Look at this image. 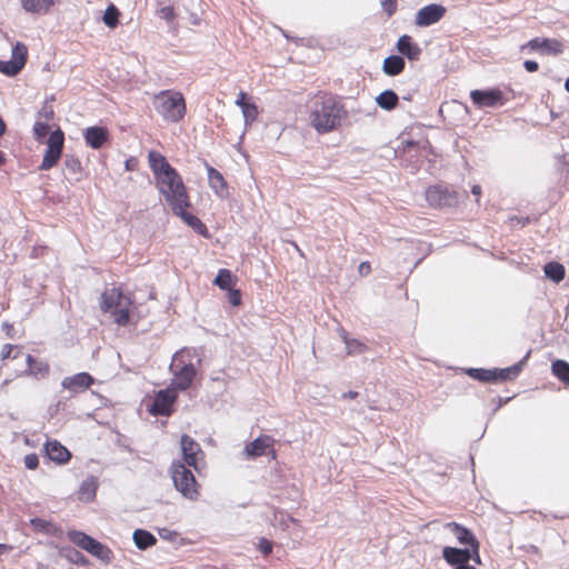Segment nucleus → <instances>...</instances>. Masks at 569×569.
<instances>
[{
  "label": "nucleus",
  "mask_w": 569,
  "mask_h": 569,
  "mask_svg": "<svg viewBox=\"0 0 569 569\" xmlns=\"http://www.w3.org/2000/svg\"><path fill=\"white\" fill-rule=\"evenodd\" d=\"M236 277L228 269H220L216 276L213 283L222 290H228L234 284Z\"/></svg>",
  "instance_id": "obj_32"
},
{
  "label": "nucleus",
  "mask_w": 569,
  "mask_h": 569,
  "mask_svg": "<svg viewBox=\"0 0 569 569\" xmlns=\"http://www.w3.org/2000/svg\"><path fill=\"white\" fill-rule=\"evenodd\" d=\"M547 278L558 283L565 278V267L559 262H548L543 268Z\"/></svg>",
  "instance_id": "obj_31"
},
{
  "label": "nucleus",
  "mask_w": 569,
  "mask_h": 569,
  "mask_svg": "<svg viewBox=\"0 0 569 569\" xmlns=\"http://www.w3.org/2000/svg\"><path fill=\"white\" fill-rule=\"evenodd\" d=\"M6 161L4 154L0 151V164Z\"/></svg>",
  "instance_id": "obj_64"
},
{
  "label": "nucleus",
  "mask_w": 569,
  "mask_h": 569,
  "mask_svg": "<svg viewBox=\"0 0 569 569\" xmlns=\"http://www.w3.org/2000/svg\"><path fill=\"white\" fill-rule=\"evenodd\" d=\"M24 353L22 352V350L18 347V346H13V345H4L3 348H2V351H1V359L4 360V359H18V358H24Z\"/></svg>",
  "instance_id": "obj_42"
},
{
  "label": "nucleus",
  "mask_w": 569,
  "mask_h": 569,
  "mask_svg": "<svg viewBox=\"0 0 569 569\" xmlns=\"http://www.w3.org/2000/svg\"><path fill=\"white\" fill-rule=\"evenodd\" d=\"M39 118H43L46 121H50L54 117V110L53 107L49 103V101H46L41 110L38 112Z\"/></svg>",
  "instance_id": "obj_47"
},
{
  "label": "nucleus",
  "mask_w": 569,
  "mask_h": 569,
  "mask_svg": "<svg viewBox=\"0 0 569 569\" xmlns=\"http://www.w3.org/2000/svg\"><path fill=\"white\" fill-rule=\"evenodd\" d=\"M61 154H62V152H60V151L47 148L46 153L43 156V159H42V162H41L39 169L40 170H49V169H51L53 166H56V163L60 159Z\"/></svg>",
  "instance_id": "obj_40"
},
{
  "label": "nucleus",
  "mask_w": 569,
  "mask_h": 569,
  "mask_svg": "<svg viewBox=\"0 0 569 569\" xmlns=\"http://www.w3.org/2000/svg\"><path fill=\"white\" fill-rule=\"evenodd\" d=\"M470 98L478 108H496L505 103L503 94L499 89L472 90Z\"/></svg>",
  "instance_id": "obj_12"
},
{
  "label": "nucleus",
  "mask_w": 569,
  "mask_h": 569,
  "mask_svg": "<svg viewBox=\"0 0 569 569\" xmlns=\"http://www.w3.org/2000/svg\"><path fill=\"white\" fill-rule=\"evenodd\" d=\"M180 443L183 463L197 468L198 455L202 452L200 445L188 435L181 436Z\"/></svg>",
  "instance_id": "obj_14"
},
{
  "label": "nucleus",
  "mask_w": 569,
  "mask_h": 569,
  "mask_svg": "<svg viewBox=\"0 0 569 569\" xmlns=\"http://www.w3.org/2000/svg\"><path fill=\"white\" fill-rule=\"evenodd\" d=\"M24 361L27 363V369L21 371L20 375L43 378L49 373V366L47 362L36 361L31 355H26Z\"/></svg>",
  "instance_id": "obj_26"
},
{
  "label": "nucleus",
  "mask_w": 569,
  "mask_h": 569,
  "mask_svg": "<svg viewBox=\"0 0 569 569\" xmlns=\"http://www.w3.org/2000/svg\"><path fill=\"white\" fill-rule=\"evenodd\" d=\"M397 50L411 61L418 60L421 54V48L408 34H403L398 39Z\"/></svg>",
  "instance_id": "obj_23"
},
{
  "label": "nucleus",
  "mask_w": 569,
  "mask_h": 569,
  "mask_svg": "<svg viewBox=\"0 0 569 569\" xmlns=\"http://www.w3.org/2000/svg\"><path fill=\"white\" fill-rule=\"evenodd\" d=\"M399 98L393 90H385L377 98V104L383 110H393L398 104Z\"/></svg>",
  "instance_id": "obj_30"
},
{
  "label": "nucleus",
  "mask_w": 569,
  "mask_h": 569,
  "mask_svg": "<svg viewBox=\"0 0 569 569\" xmlns=\"http://www.w3.org/2000/svg\"><path fill=\"white\" fill-rule=\"evenodd\" d=\"M11 550V547L6 543H0V555Z\"/></svg>",
  "instance_id": "obj_58"
},
{
  "label": "nucleus",
  "mask_w": 569,
  "mask_h": 569,
  "mask_svg": "<svg viewBox=\"0 0 569 569\" xmlns=\"http://www.w3.org/2000/svg\"><path fill=\"white\" fill-rule=\"evenodd\" d=\"M67 557L72 563H76L79 566L89 565L88 558L77 549H70Z\"/></svg>",
  "instance_id": "obj_44"
},
{
  "label": "nucleus",
  "mask_w": 569,
  "mask_h": 569,
  "mask_svg": "<svg viewBox=\"0 0 569 569\" xmlns=\"http://www.w3.org/2000/svg\"><path fill=\"white\" fill-rule=\"evenodd\" d=\"M406 62L401 56H389L385 59L382 70L388 76H397L405 69Z\"/></svg>",
  "instance_id": "obj_27"
},
{
  "label": "nucleus",
  "mask_w": 569,
  "mask_h": 569,
  "mask_svg": "<svg viewBox=\"0 0 569 569\" xmlns=\"http://www.w3.org/2000/svg\"><path fill=\"white\" fill-rule=\"evenodd\" d=\"M479 548H480V543H476L473 545L470 549L471 553H472V557H471V560H473L476 563H480L481 560H480V555H479Z\"/></svg>",
  "instance_id": "obj_54"
},
{
  "label": "nucleus",
  "mask_w": 569,
  "mask_h": 569,
  "mask_svg": "<svg viewBox=\"0 0 569 569\" xmlns=\"http://www.w3.org/2000/svg\"><path fill=\"white\" fill-rule=\"evenodd\" d=\"M471 192L478 199L480 197V194H481V187L478 186V184L473 186L472 189H471Z\"/></svg>",
  "instance_id": "obj_57"
},
{
  "label": "nucleus",
  "mask_w": 569,
  "mask_h": 569,
  "mask_svg": "<svg viewBox=\"0 0 569 569\" xmlns=\"http://www.w3.org/2000/svg\"><path fill=\"white\" fill-rule=\"evenodd\" d=\"M369 269H370V266L368 262H362L359 267L360 272H362V270H369Z\"/></svg>",
  "instance_id": "obj_60"
},
{
  "label": "nucleus",
  "mask_w": 569,
  "mask_h": 569,
  "mask_svg": "<svg viewBox=\"0 0 569 569\" xmlns=\"http://www.w3.org/2000/svg\"><path fill=\"white\" fill-rule=\"evenodd\" d=\"M446 13V8L441 4L431 3L421 8L416 14V24L428 27L438 22Z\"/></svg>",
  "instance_id": "obj_13"
},
{
  "label": "nucleus",
  "mask_w": 569,
  "mask_h": 569,
  "mask_svg": "<svg viewBox=\"0 0 569 569\" xmlns=\"http://www.w3.org/2000/svg\"><path fill=\"white\" fill-rule=\"evenodd\" d=\"M382 9L391 17L397 10V0H381Z\"/></svg>",
  "instance_id": "obj_49"
},
{
  "label": "nucleus",
  "mask_w": 569,
  "mask_h": 569,
  "mask_svg": "<svg viewBox=\"0 0 569 569\" xmlns=\"http://www.w3.org/2000/svg\"><path fill=\"white\" fill-rule=\"evenodd\" d=\"M526 47H529L531 50H540L546 54L557 56L562 52V44L556 39L533 38Z\"/></svg>",
  "instance_id": "obj_19"
},
{
  "label": "nucleus",
  "mask_w": 569,
  "mask_h": 569,
  "mask_svg": "<svg viewBox=\"0 0 569 569\" xmlns=\"http://www.w3.org/2000/svg\"><path fill=\"white\" fill-rule=\"evenodd\" d=\"M49 132V126L46 122L37 121L33 126V134L37 140H42Z\"/></svg>",
  "instance_id": "obj_46"
},
{
  "label": "nucleus",
  "mask_w": 569,
  "mask_h": 569,
  "mask_svg": "<svg viewBox=\"0 0 569 569\" xmlns=\"http://www.w3.org/2000/svg\"><path fill=\"white\" fill-rule=\"evenodd\" d=\"M56 0H21V6L27 12L46 13Z\"/></svg>",
  "instance_id": "obj_29"
},
{
  "label": "nucleus",
  "mask_w": 569,
  "mask_h": 569,
  "mask_svg": "<svg viewBox=\"0 0 569 569\" xmlns=\"http://www.w3.org/2000/svg\"><path fill=\"white\" fill-rule=\"evenodd\" d=\"M2 327L7 331V335H9V330L12 329V326L7 323V322H4Z\"/></svg>",
  "instance_id": "obj_62"
},
{
  "label": "nucleus",
  "mask_w": 569,
  "mask_h": 569,
  "mask_svg": "<svg viewBox=\"0 0 569 569\" xmlns=\"http://www.w3.org/2000/svg\"><path fill=\"white\" fill-rule=\"evenodd\" d=\"M44 451L48 458L58 463H66L70 460V451L57 440L47 441Z\"/></svg>",
  "instance_id": "obj_22"
},
{
  "label": "nucleus",
  "mask_w": 569,
  "mask_h": 569,
  "mask_svg": "<svg viewBox=\"0 0 569 569\" xmlns=\"http://www.w3.org/2000/svg\"><path fill=\"white\" fill-rule=\"evenodd\" d=\"M229 293V301L232 306H239L241 303V295L239 290L236 289H228Z\"/></svg>",
  "instance_id": "obj_52"
},
{
  "label": "nucleus",
  "mask_w": 569,
  "mask_h": 569,
  "mask_svg": "<svg viewBox=\"0 0 569 569\" xmlns=\"http://www.w3.org/2000/svg\"><path fill=\"white\" fill-rule=\"evenodd\" d=\"M273 438L270 436H260L253 441L246 445L243 449V453L248 458H257L266 453V450L268 448H271L273 446Z\"/></svg>",
  "instance_id": "obj_21"
},
{
  "label": "nucleus",
  "mask_w": 569,
  "mask_h": 569,
  "mask_svg": "<svg viewBox=\"0 0 569 569\" xmlns=\"http://www.w3.org/2000/svg\"><path fill=\"white\" fill-rule=\"evenodd\" d=\"M552 373L562 382L569 385V363L565 360H556L551 366Z\"/></svg>",
  "instance_id": "obj_35"
},
{
  "label": "nucleus",
  "mask_w": 569,
  "mask_h": 569,
  "mask_svg": "<svg viewBox=\"0 0 569 569\" xmlns=\"http://www.w3.org/2000/svg\"><path fill=\"white\" fill-rule=\"evenodd\" d=\"M148 161H149L150 169H151V171L154 174L156 180L159 179L160 177L167 174V173L170 174L171 171L176 170L168 162L166 157H163L161 153H159L157 151H153V150L149 151V153H148Z\"/></svg>",
  "instance_id": "obj_18"
},
{
  "label": "nucleus",
  "mask_w": 569,
  "mask_h": 569,
  "mask_svg": "<svg viewBox=\"0 0 569 569\" xmlns=\"http://www.w3.org/2000/svg\"><path fill=\"white\" fill-rule=\"evenodd\" d=\"M64 167L72 179L79 180L78 174L81 172V162L78 158L67 154L64 158Z\"/></svg>",
  "instance_id": "obj_41"
},
{
  "label": "nucleus",
  "mask_w": 569,
  "mask_h": 569,
  "mask_svg": "<svg viewBox=\"0 0 569 569\" xmlns=\"http://www.w3.org/2000/svg\"><path fill=\"white\" fill-rule=\"evenodd\" d=\"M177 397L174 388L159 390L149 408L150 413L153 416H170Z\"/></svg>",
  "instance_id": "obj_10"
},
{
  "label": "nucleus",
  "mask_w": 569,
  "mask_h": 569,
  "mask_svg": "<svg viewBox=\"0 0 569 569\" xmlns=\"http://www.w3.org/2000/svg\"><path fill=\"white\" fill-rule=\"evenodd\" d=\"M565 89L569 92V77L565 81Z\"/></svg>",
  "instance_id": "obj_63"
},
{
  "label": "nucleus",
  "mask_w": 569,
  "mask_h": 569,
  "mask_svg": "<svg viewBox=\"0 0 569 569\" xmlns=\"http://www.w3.org/2000/svg\"><path fill=\"white\" fill-rule=\"evenodd\" d=\"M342 338L348 355H361L366 351L367 347L365 343L360 342L357 339H349L346 332H343Z\"/></svg>",
  "instance_id": "obj_38"
},
{
  "label": "nucleus",
  "mask_w": 569,
  "mask_h": 569,
  "mask_svg": "<svg viewBox=\"0 0 569 569\" xmlns=\"http://www.w3.org/2000/svg\"><path fill=\"white\" fill-rule=\"evenodd\" d=\"M118 17H119L118 9L113 4H111L104 11L102 20H103L104 24L108 26L109 28H114L118 24Z\"/></svg>",
  "instance_id": "obj_43"
},
{
  "label": "nucleus",
  "mask_w": 569,
  "mask_h": 569,
  "mask_svg": "<svg viewBox=\"0 0 569 569\" xmlns=\"http://www.w3.org/2000/svg\"><path fill=\"white\" fill-rule=\"evenodd\" d=\"M446 528L450 530V532L461 545H467L471 548L473 545L479 542L476 536L469 529L457 522H449L446 525Z\"/></svg>",
  "instance_id": "obj_24"
},
{
  "label": "nucleus",
  "mask_w": 569,
  "mask_h": 569,
  "mask_svg": "<svg viewBox=\"0 0 569 569\" xmlns=\"http://www.w3.org/2000/svg\"><path fill=\"white\" fill-rule=\"evenodd\" d=\"M64 133L61 129L52 131L47 140V148L62 152Z\"/></svg>",
  "instance_id": "obj_37"
},
{
  "label": "nucleus",
  "mask_w": 569,
  "mask_h": 569,
  "mask_svg": "<svg viewBox=\"0 0 569 569\" xmlns=\"http://www.w3.org/2000/svg\"><path fill=\"white\" fill-rule=\"evenodd\" d=\"M208 181L210 188L214 191V193L221 198L227 194V182L223 176L213 167L206 163Z\"/></svg>",
  "instance_id": "obj_25"
},
{
  "label": "nucleus",
  "mask_w": 569,
  "mask_h": 569,
  "mask_svg": "<svg viewBox=\"0 0 569 569\" xmlns=\"http://www.w3.org/2000/svg\"><path fill=\"white\" fill-rule=\"evenodd\" d=\"M472 553L469 548L445 547L442 558L450 566H462L471 560Z\"/></svg>",
  "instance_id": "obj_16"
},
{
  "label": "nucleus",
  "mask_w": 569,
  "mask_h": 569,
  "mask_svg": "<svg viewBox=\"0 0 569 569\" xmlns=\"http://www.w3.org/2000/svg\"><path fill=\"white\" fill-rule=\"evenodd\" d=\"M136 547L140 550H146L157 542V538L144 529H136L132 535Z\"/></svg>",
  "instance_id": "obj_28"
},
{
  "label": "nucleus",
  "mask_w": 569,
  "mask_h": 569,
  "mask_svg": "<svg viewBox=\"0 0 569 569\" xmlns=\"http://www.w3.org/2000/svg\"><path fill=\"white\" fill-rule=\"evenodd\" d=\"M171 478L176 489L186 498H198V483L192 471L182 461H173L171 465Z\"/></svg>",
  "instance_id": "obj_6"
},
{
  "label": "nucleus",
  "mask_w": 569,
  "mask_h": 569,
  "mask_svg": "<svg viewBox=\"0 0 569 569\" xmlns=\"http://www.w3.org/2000/svg\"><path fill=\"white\" fill-rule=\"evenodd\" d=\"M346 117L347 110L336 97H319L312 103L310 121L318 132L335 130Z\"/></svg>",
  "instance_id": "obj_1"
},
{
  "label": "nucleus",
  "mask_w": 569,
  "mask_h": 569,
  "mask_svg": "<svg viewBox=\"0 0 569 569\" xmlns=\"http://www.w3.org/2000/svg\"><path fill=\"white\" fill-rule=\"evenodd\" d=\"M6 128H7L6 123L2 120V118L0 117V137L4 133Z\"/></svg>",
  "instance_id": "obj_59"
},
{
  "label": "nucleus",
  "mask_w": 569,
  "mask_h": 569,
  "mask_svg": "<svg viewBox=\"0 0 569 569\" xmlns=\"http://www.w3.org/2000/svg\"><path fill=\"white\" fill-rule=\"evenodd\" d=\"M467 375L482 382H496L493 369L470 368Z\"/></svg>",
  "instance_id": "obj_33"
},
{
  "label": "nucleus",
  "mask_w": 569,
  "mask_h": 569,
  "mask_svg": "<svg viewBox=\"0 0 569 569\" xmlns=\"http://www.w3.org/2000/svg\"><path fill=\"white\" fill-rule=\"evenodd\" d=\"M69 540L81 549L86 550L93 557L110 562L112 558V551L107 546L102 545L98 540L88 536L82 531L71 530L68 532Z\"/></svg>",
  "instance_id": "obj_7"
},
{
  "label": "nucleus",
  "mask_w": 569,
  "mask_h": 569,
  "mask_svg": "<svg viewBox=\"0 0 569 569\" xmlns=\"http://www.w3.org/2000/svg\"><path fill=\"white\" fill-rule=\"evenodd\" d=\"M24 466L27 469L34 470L39 465V458L36 453H28L24 459Z\"/></svg>",
  "instance_id": "obj_48"
},
{
  "label": "nucleus",
  "mask_w": 569,
  "mask_h": 569,
  "mask_svg": "<svg viewBox=\"0 0 569 569\" xmlns=\"http://www.w3.org/2000/svg\"><path fill=\"white\" fill-rule=\"evenodd\" d=\"M242 114H243L244 123L246 124L251 123L252 121L256 120V118L258 116L257 106L254 103H250L248 107L242 109Z\"/></svg>",
  "instance_id": "obj_45"
},
{
  "label": "nucleus",
  "mask_w": 569,
  "mask_h": 569,
  "mask_svg": "<svg viewBox=\"0 0 569 569\" xmlns=\"http://www.w3.org/2000/svg\"><path fill=\"white\" fill-rule=\"evenodd\" d=\"M83 138L92 149H100L108 141L109 131L104 127H88L83 130Z\"/></svg>",
  "instance_id": "obj_17"
},
{
  "label": "nucleus",
  "mask_w": 569,
  "mask_h": 569,
  "mask_svg": "<svg viewBox=\"0 0 569 569\" xmlns=\"http://www.w3.org/2000/svg\"><path fill=\"white\" fill-rule=\"evenodd\" d=\"M496 381L498 380H511L518 377V375L521 371V362L516 363L511 367L505 368V369H493Z\"/></svg>",
  "instance_id": "obj_34"
},
{
  "label": "nucleus",
  "mask_w": 569,
  "mask_h": 569,
  "mask_svg": "<svg viewBox=\"0 0 569 569\" xmlns=\"http://www.w3.org/2000/svg\"><path fill=\"white\" fill-rule=\"evenodd\" d=\"M156 186L170 206L171 210L179 209L180 203L190 206L186 186L177 170L157 179Z\"/></svg>",
  "instance_id": "obj_2"
},
{
  "label": "nucleus",
  "mask_w": 569,
  "mask_h": 569,
  "mask_svg": "<svg viewBox=\"0 0 569 569\" xmlns=\"http://www.w3.org/2000/svg\"><path fill=\"white\" fill-rule=\"evenodd\" d=\"M170 369L174 375L171 388H174L176 391L177 389L182 391L187 390L191 386L196 377L194 366L191 362L183 363L182 361L179 360L178 356L176 355L170 365Z\"/></svg>",
  "instance_id": "obj_8"
},
{
  "label": "nucleus",
  "mask_w": 569,
  "mask_h": 569,
  "mask_svg": "<svg viewBox=\"0 0 569 569\" xmlns=\"http://www.w3.org/2000/svg\"><path fill=\"white\" fill-rule=\"evenodd\" d=\"M158 14L160 18L166 19L167 21H170L174 17V11H173L172 7L166 6L158 10Z\"/></svg>",
  "instance_id": "obj_51"
},
{
  "label": "nucleus",
  "mask_w": 569,
  "mask_h": 569,
  "mask_svg": "<svg viewBox=\"0 0 569 569\" xmlns=\"http://www.w3.org/2000/svg\"><path fill=\"white\" fill-rule=\"evenodd\" d=\"M93 378L91 375L87 372H80L76 373L70 377L63 378L61 386L64 389L70 390L73 393L83 392L84 390L89 389L90 386L93 383Z\"/></svg>",
  "instance_id": "obj_15"
},
{
  "label": "nucleus",
  "mask_w": 569,
  "mask_h": 569,
  "mask_svg": "<svg viewBox=\"0 0 569 569\" xmlns=\"http://www.w3.org/2000/svg\"><path fill=\"white\" fill-rule=\"evenodd\" d=\"M426 200L436 208H450L458 203V194L447 186H432L426 190Z\"/></svg>",
  "instance_id": "obj_9"
},
{
  "label": "nucleus",
  "mask_w": 569,
  "mask_h": 569,
  "mask_svg": "<svg viewBox=\"0 0 569 569\" xmlns=\"http://www.w3.org/2000/svg\"><path fill=\"white\" fill-rule=\"evenodd\" d=\"M131 305L130 297L117 288L107 289L101 296V310L110 311L114 322L119 326L128 325Z\"/></svg>",
  "instance_id": "obj_3"
},
{
  "label": "nucleus",
  "mask_w": 569,
  "mask_h": 569,
  "mask_svg": "<svg viewBox=\"0 0 569 569\" xmlns=\"http://www.w3.org/2000/svg\"><path fill=\"white\" fill-rule=\"evenodd\" d=\"M131 305L130 297L117 288L107 289L101 296V310L110 311L114 322L119 326L128 325Z\"/></svg>",
  "instance_id": "obj_4"
},
{
  "label": "nucleus",
  "mask_w": 569,
  "mask_h": 569,
  "mask_svg": "<svg viewBox=\"0 0 569 569\" xmlns=\"http://www.w3.org/2000/svg\"><path fill=\"white\" fill-rule=\"evenodd\" d=\"M61 154H62V152H60V151L47 148L46 153L43 156V159H42V162H41L39 169L40 170H49V169H51L53 166H56V163L60 159Z\"/></svg>",
  "instance_id": "obj_39"
},
{
  "label": "nucleus",
  "mask_w": 569,
  "mask_h": 569,
  "mask_svg": "<svg viewBox=\"0 0 569 569\" xmlns=\"http://www.w3.org/2000/svg\"><path fill=\"white\" fill-rule=\"evenodd\" d=\"M258 549L264 555H269L272 551V542L266 538H260Z\"/></svg>",
  "instance_id": "obj_50"
},
{
  "label": "nucleus",
  "mask_w": 569,
  "mask_h": 569,
  "mask_svg": "<svg viewBox=\"0 0 569 569\" xmlns=\"http://www.w3.org/2000/svg\"><path fill=\"white\" fill-rule=\"evenodd\" d=\"M455 569H476L473 566H470L469 563L457 566Z\"/></svg>",
  "instance_id": "obj_61"
},
{
  "label": "nucleus",
  "mask_w": 569,
  "mask_h": 569,
  "mask_svg": "<svg viewBox=\"0 0 569 569\" xmlns=\"http://www.w3.org/2000/svg\"><path fill=\"white\" fill-rule=\"evenodd\" d=\"M190 206H184L180 203V208L172 210V212L180 217L190 228H192L198 234L203 236L206 238L209 237L208 228L206 224L192 213L186 211Z\"/></svg>",
  "instance_id": "obj_20"
},
{
  "label": "nucleus",
  "mask_w": 569,
  "mask_h": 569,
  "mask_svg": "<svg viewBox=\"0 0 569 569\" xmlns=\"http://www.w3.org/2000/svg\"><path fill=\"white\" fill-rule=\"evenodd\" d=\"M97 482L94 478H87L80 486V496L87 501H91L96 497Z\"/></svg>",
  "instance_id": "obj_36"
},
{
  "label": "nucleus",
  "mask_w": 569,
  "mask_h": 569,
  "mask_svg": "<svg viewBox=\"0 0 569 569\" xmlns=\"http://www.w3.org/2000/svg\"><path fill=\"white\" fill-rule=\"evenodd\" d=\"M27 53V47L18 42L12 49L11 60H0V72L9 77L17 76L26 64Z\"/></svg>",
  "instance_id": "obj_11"
},
{
  "label": "nucleus",
  "mask_w": 569,
  "mask_h": 569,
  "mask_svg": "<svg viewBox=\"0 0 569 569\" xmlns=\"http://www.w3.org/2000/svg\"><path fill=\"white\" fill-rule=\"evenodd\" d=\"M358 397V392L357 391H348V392H343L342 393V398L343 399H355Z\"/></svg>",
  "instance_id": "obj_56"
},
{
  "label": "nucleus",
  "mask_w": 569,
  "mask_h": 569,
  "mask_svg": "<svg viewBox=\"0 0 569 569\" xmlns=\"http://www.w3.org/2000/svg\"><path fill=\"white\" fill-rule=\"evenodd\" d=\"M234 103L238 107H240L241 110L244 109L246 107H248L250 103L247 101V93L243 91H240Z\"/></svg>",
  "instance_id": "obj_53"
},
{
  "label": "nucleus",
  "mask_w": 569,
  "mask_h": 569,
  "mask_svg": "<svg viewBox=\"0 0 569 569\" xmlns=\"http://www.w3.org/2000/svg\"><path fill=\"white\" fill-rule=\"evenodd\" d=\"M154 109L167 121L178 122L186 113L184 98L180 92L161 91L153 99Z\"/></svg>",
  "instance_id": "obj_5"
},
{
  "label": "nucleus",
  "mask_w": 569,
  "mask_h": 569,
  "mask_svg": "<svg viewBox=\"0 0 569 569\" xmlns=\"http://www.w3.org/2000/svg\"><path fill=\"white\" fill-rule=\"evenodd\" d=\"M523 67L525 69L528 71V72H535L538 70L539 68V64L538 62L533 61V60H526L523 62Z\"/></svg>",
  "instance_id": "obj_55"
}]
</instances>
